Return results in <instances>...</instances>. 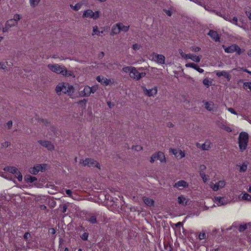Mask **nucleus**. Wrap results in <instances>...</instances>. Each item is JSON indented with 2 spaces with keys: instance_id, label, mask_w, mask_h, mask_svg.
Instances as JSON below:
<instances>
[{
  "instance_id": "obj_31",
  "label": "nucleus",
  "mask_w": 251,
  "mask_h": 251,
  "mask_svg": "<svg viewBox=\"0 0 251 251\" xmlns=\"http://www.w3.org/2000/svg\"><path fill=\"white\" fill-rule=\"evenodd\" d=\"M156 154L158 160L161 162H166V158L163 152L159 151L156 153Z\"/></svg>"
},
{
  "instance_id": "obj_3",
  "label": "nucleus",
  "mask_w": 251,
  "mask_h": 251,
  "mask_svg": "<svg viewBox=\"0 0 251 251\" xmlns=\"http://www.w3.org/2000/svg\"><path fill=\"white\" fill-rule=\"evenodd\" d=\"M79 218L86 220H105L107 218L105 214L101 212L88 213L85 211H82L80 212Z\"/></svg>"
},
{
  "instance_id": "obj_63",
  "label": "nucleus",
  "mask_w": 251,
  "mask_h": 251,
  "mask_svg": "<svg viewBox=\"0 0 251 251\" xmlns=\"http://www.w3.org/2000/svg\"><path fill=\"white\" fill-rule=\"evenodd\" d=\"M66 194L70 197H72V192L71 190H66Z\"/></svg>"
},
{
  "instance_id": "obj_25",
  "label": "nucleus",
  "mask_w": 251,
  "mask_h": 251,
  "mask_svg": "<svg viewBox=\"0 0 251 251\" xmlns=\"http://www.w3.org/2000/svg\"><path fill=\"white\" fill-rule=\"evenodd\" d=\"M104 31L101 30L100 31L99 29V27L97 25H95L93 27V30L92 33V35H97L99 36H102V34H103Z\"/></svg>"
},
{
  "instance_id": "obj_15",
  "label": "nucleus",
  "mask_w": 251,
  "mask_h": 251,
  "mask_svg": "<svg viewBox=\"0 0 251 251\" xmlns=\"http://www.w3.org/2000/svg\"><path fill=\"white\" fill-rule=\"evenodd\" d=\"M38 143L43 147L47 148L49 151H52L54 150V146L50 141L47 140H39Z\"/></svg>"
},
{
  "instance_id": "obj_59",
  "label": "nucleus",
  "mask_w": 251,
  "mask_h": 251,
  "mask_svg": "<svg viewBox=\"0 0 251 251\" xmlns=\"http://www.w3.org/2000/svg\"><path fill=\"white\" fill-rule=\"evenodd\" d=\"M6 68V64L3 62H0V69L5 70Z\"/></svg>"
},
{
  "instance_id": "obj_39",
  "label": "nucleus",
  "mask_w": 251,
  "mask_h": 251,
  "mask_svg": "<svg viewBox=\"0 0 251 251\" xmlns=\"http://www.w3.org/2000/svg\"><path fill=\"white\" fill-rule=\"evenodd\" d=\"M29 1L31 7H35L38 5L40 0H29Z\"/></svg>"
},
{
  "instance_id": "obj_6",
  "label": "nucleus",
  "mask_w": 251,
  "mask_h": 251,
  "mask_svg": "<svg viewBox=\"0 0 251 251\" xmlns=\"http://www.w3.org/2000/svg\"><path fill=\"white\" fill-rule=\"evenodd\" d=\"M223 48L225 50V51L226 53H233L234 52H236L237 54L238 55L241 54L242 52L244 51V50H242L236 44H233L229 47H225L223 46Z\"/></svg>"
},
{
  "instance_id": "obj_28",
  "label": "nucleus",
  "mask_w": 251,
  "mask_h": 251,
  "mask_svg": "<svg viewBox=\"0 0 251 251\" xmlns=\"http://www.w3.org/2000/svg\"><path fill=\"white\" fill-rule=\"evenodd\" d=\"M177 202L179 204L186 205L188 202V200L184 196L181 195L177 198Z\"/></svg>"
},
{
  "instance_id": "obj_32",
  "label": "nucleus",
  "mask_w": 251,
  "mask_h": 251,
  "mask_svg": "<svg viewBox=\"0 0 251 251\" xmlns=\"http://www.w3.org/2000/svg\"><path fill=\"white\" fill-rule=\"evenodd\" d=\"M215 201L219 203V205H224L226 203V201L224 198L217 197L215 198Z\"/></svg>"
},
{
  "instance_id": "obj_22",
  "label": "nucleus",
  "mask_w": 251,
  "mask_h": 251,
  "mask_svg": "<svg viewBox=\"0 0 251 251\" xmlns=\"http://www.w3.org/2000/svg\"><path fill=\"white\" fill-rule=\"evenodd\" d=\"M208 35L211 37L215 42H219L220 41V37L218 33L213 30H210Z\"/></svg>"
},
{
  "instance_id": "obj_35",
  "label": "nucleus",
  "mask_w": 251,
  "mask_h": 251,
  "mask_svg": "<svg viewBox=\"0 0 251 251\" xmlns=\"http://www.w3.org/2000/svg\"><path fill=\"white\" fill-rule=\"evenodd\" d=\"M70 205L69 203L64 204L60 205L59 207V210L63 213H65L67 212V209Z\"/></svg>"
},
{
  "instance_id": "obj_2",
  "label": "nucleus",
  "mask_w": 251,
  "mask_h": 251,
  "mask_svg": "<svg viewBox=\"0 0 251 251\" xmlns=\"http://www.w3.org/2000/svg\"><path fill=\"white\" fill-rule=\"evenodd\" d=\"M55 92L58 95L67 94L69 96H72L74 93V88L67 83L60 82L55 88Z\"/></svg>"
},
{
  "instance_id": "obj_60",
  "label": "nucleus",
  "mask_w": 251,
  "mask_h": 251,
  "mask_svg": "<svg viewBox=\"0 0 251 251\" xmlns=\"http://www.w3.org/2000/svg\"><path fill=\"white\" fill-rule=\"evenodd\" d=\"M10 144L9 142L5 141L1 144V146L2 148H7L10 145Z\"/></svg>"
},
{
  "instance_id": "obj_47",
  "label": "nucleus",
  "mask_w": 251,
  "mask_h": 251,
  "mask_svg": "<svg viewBox=\"0 0 251 251\" xmlns=\"http://www.w3.org/2000/svg\"><path fill=\"white\" fill-rule=\"evenodd\" d=\"M190 50L191 51L193 52H199L201 50V48L200 47L197 46H192L190 48Z\"/></svg>"
},
{
  "instance_id": "obj_27",
  "label": "nucleus",
  "mask_w": 251,
  "mask_h": 251,
  "mask_svg": "<svg viewBox=\"0 0 251 251\" xmlns=\"http://www.w3.org/2000/svg\"><path fill=\"white\" fill-rule=\"evenodd\" d=\"M189 57H188V59H190L192 61L196 62L197 63H199L200 62L201 58V56H197L194 54L188 53Z\"/></svg>"
},
{
  "instance_id": "obj_5",
  "label": "nucleus",
  "mask_w": 251,
  "mask_h": 251,
  "mask_svg": "<svg viewBox=\"0 0 251 251\" xmlns=\"http://www.w3.org/2000/svg\"><path fill=\"white\" fill-rule=\"evenodd\" d=\"M79 163L83 166H87L89 167H96L100 169V164L97 161L91 158H87L85 159H81Z\"/></svg>"
},
{
  "instance_id": "obj_20",
  "label": "nucleus",
  "mask_w": 251,
  "mask_h": 251,
  "mask_svg": "<svg viewBox=\"0 0 251 251\" xmlns=\"http://www.w3.org/2000/svg\"><path fill=\"white\" fill-rule=\"evenodd\" d=\"M97 80L100 82L101 84H104L106 86L108 85L111 83V81L109 79H107L105 77L98 76L96 78Z\"/></svg>"
},
{
  "instance_id": "obj_26",
  "label": "nucleus",
  "mask_w": 251,
  "mask_h": 251,
  "mask_svg": "<svg viewBox=\"0 0 251 251\" xmlns=\"http://www.w3.org/2000/svg\"><path fill=\"white\" fill-rule=\"evenodd\" d=\"M143 201L145 204L148 206H153L154 204L153 200L146 197H143Z\"/></svg>"
},
{
  "instance_id": "obj_21",
  "label": "nucleus",
  "mask_w": 251,
  "mask_h": 251,
  "mask_svg": "<svg viewBox=\"0 0 251 251\" xmlns=\"http://www.w3.org/2000/svg\"><path fill=\"white\" fill-rule=\"evenodd\" d=\"M185 67L187 68L190 67L197 70L200 73H202L204 72L203 69L200 68L198 65L194 63H188L185 64Z\"/></svg>"
},
{
  "instance_id": "obj_9",
  "label": "nucleus",
  "mask_w": 251,
  "mask_h": 251,
  "mask_svg": "<svg viewBox=\"0 0 251 251\" xmlns=\"http://www.w3.org/2000/svg\"><path fill=\"white\" fill-rule=\"evenodd\" d=\"M46 164H37L34 166L31 167L29 169V172L33 175H36L39 172H43L46 170Z\"/></svg>"
},
{
  "instance_id": "obj_30",
  "label": "nucleus",
  "mask_w": 251,
  "mask_h": 251,
  "mask_svg": "<svg viewBox=\"0 0 251 251\" xmlns=\"http://www.w3.org/2000/svg\"><path fill=\"white\" fill-rule=\"evenodd\" d=\"M251 226V223H248L246 224H243L240 225L238 228V230L240 232H243L246 229L250 227Z\"/></svg>"
},
{
  "instance_id": "obj_58",
  "label": "nucleus",
  "mask_w": 251,
  "mask_h": 251,
  "mask_svg": "<svg viewBox=\"0 0 251 251\" xmlns=\"http://www.w3.org/2000/svg\"><path fill=\"white\" fill-rule=\"evenodd\" d=\"M226 109L227 111H228L232 114H234V115H237V112L232 108H231V107L227 108Z\"/></svg>"
},
{
  "instance_id": "obj_43",
  "label": "nucleus",
  "mask_w": 251,
  "mask_h": 251,
  "mask_svg": "<svg viewBox=\"0 0 251 251\" xmlns=\"http://www.w3.org/2000/svg\"><path fill=\"white\" fill-rule=\"evenodd\" d=\"M21 19V16L18 14H16L14 15L13 18L12 19L18 24V22L20 21Z\"/></svg>"
},
{
  "instance_id": "obj_11",
  "label": "nucleus",
  "mask_w": 251,
  "mask_h": 251,
  "mask_svg": "<svg viewBox=\"0 0 251 251\" xmlns=\"http://www.w3.org/2000/svg\"><path fill=\"white\" fill-rule=\"evenodd\" d=\"M6 170L9 172L15 175V176L17 178L19 181H22L23 180V176L18 170V169L15 167H8Z\"/></svg>"
},
{
  "instance_id": "obj_17",
  "label": "nucleus",
  "mask_w": 251,
  "mask_h": 251,
  "mask_svg": "<svg viewBox=\"0 0 251 251\" xmlns=\"http://www.w3.org/2000/svg\"><path fill=\"white\" fill-rule=\"evenodd\" d=\"M91 89L89 86H85L82 91L79 92V95L81 97H89L90 96Z\"/></svg>"
},
{
  "instance_id": "obj_49",
  "label": "nucleus",
  "mask_w": 251,
  "mask_h": 251,
  "mask_svg": "<svg viewBox=\"0 0 251 251\" xmlns=\"http://www.w3.org/2000/svg\"><path fill=\"white\" fill-rule=\"evenodd\" d=\"M230 22L236 25H238V19L236 17H234L232 19H230Z\"/></svg>"
},
{
  "instance_id": "obj_44",
  "label": "nucleus",
  "mask_w": 251,
  "mask_h": 251,
  "mask_svg": "<svg viewBox=\"0 0 251 251\" xmlns=\"http://www.w3.org/2000/svg\"><path fill=\"white\" fill-rule=\"evenodd\" d=\"M179 53L181 57L184 59H187L188 57H189L188 54L184 53L181 50H179Z\"/></svg>"
},
{
  "instance_id": "obj_38",
  "label": "nucleus",
  "mask_w": 251,
  "mask_h": 251,
  "mask_svg": "<svg viewBox=\"0 0 251 251\" xmlns=\"http://www.w3.org/2000/svg\"><path fill=\"white\" fill-rule=\"evenodd\" d=\"M134 67L132 66H126L123 67L122 70L125 73H128L130 74L131 71H132Z\"/></svg>"
},
{
  "instance_id": "obj_51",
  "label": "nucleus",
  "mask_w": 251,
  "mask_h": 251,
  "mask_svg": "<svg viewBox=\"0 0 251 251\" xmlns=\"http://www.w3.org/2000/svg\"><path fill=\"white\" fill-rule=\"evenodd\" d=\"M133 150H135L137 151H140L142 150V147L140 145L134 146L132 147Z\"/></svg>"
},
{
  "instance_id": "obj_61",
  "label": "nucleus",
  "mask_w": 251,
  "mask_h": 251,
  "mask_svg": "<svg viewBox=\"0 0 251 251\" xmlns=\"http://www.w3.org/2000/svg\"><path fill=\"white\" fill-rule=\"evenodd\" d=\"M30 235L29 232H25L24 235V238L25 240H27Z\"/></svg>"
},
{
  "instance_id": "obj_37",
  "label": "nucleus",
  "mask_w": 251,
  "mask_h": 251,
  "mask_svg": "<svg viewBox=\"0 0 251 251\" xmlns=\"http://www.w3.org/2000/svg\"><path fill=\"white\" fill-rule=\"evenodd\" d=\"M239 172H245L247 170L248 164L247 163H243L241 165H239Z\"/></svg>"
},
{
  "instance_id": "obj_42",
  "label": "nucleus",
  "mask_w": 251,
  "mask_h": 251,
  "mask_svg": "<svg viewBox=\"0 0 251 251\" xmlns=\"http://www.w3.org/2000/svg\"><path fill=\"white\" fill-rule=\"evenodd\" d=\"M203 84L206 86L207 87H208L210 85H211V81L209 80L208 78H204L203 80Z\"/></svg>"
},
{
  "instance_id": "obj_1",
  "label": "nucleus",
  "mask_w": 251,
  "mask_h": 251,
  "mask_svg": "<svg viewBox=\"0 0 251 251\" xmlns=\"http://www.w3.org/2000/svg\"><path fill=\"white\" fill-rule=\"evenodd\" d=\"M47 67L50 71L57 74H61L66 77L74 75L73 72L67 70L66 67L63 65H60L58 64H49Z\"/></svg>"
},
{
  "instance_id": "obj_57",
  "label": "nucleus",
  "mask_w": 251,
  "mask_h": 251,
  "mask_svg": "<svg viewBox=\"0 0 251 251\" xmlns=\"http://www.w3.org/2000/svg\"><path fill=\"white\" fill-rule=\"evenodd\" d=\"M90 89H91V94H94L97 90L98 87L96 86H93L92 87H90Z\"/></svg>"
},
{
  "instance_id": "obj_16",
  "label": "nucleus",
  "mask_w": 251,
  "mask_h": 251,
  "mask_svg": "<svg viewBox=\"0 0 251 251\" xmlns=\"http://www.w3.org/2000/svg\"><path fill=\"white\" fill-rule=\"evenodd\" d=\"M189 186V184L186 181L183 180H179L174 185V187L177 188L179 190L184 188H187Z\"/></svg>"
},
{
  "instance_id": "obj_55",
  "label": "nucleus",
  "mask_w": 251,
  "mask_h": 251,
  "mask_svg": "<svg viewBox=\"0 0 251 251\" xmlns=\"http://www.w3.org/2000/svg\"><path fill=\"white\" fill-rule=\"evenodd\" d=\"M87 101V100L83 99L82 100H80L78 103L80 105H83L84 106V107H85L86 106V104Z\"/></svg>"
},
{
  "instance_id": "obj_45",
  "label": "nucleus",
  "mask_w": 251,
  "mask_h": 251,
  "mask_svg": "<svg viewBox=\"0 0 251 251\" xmlns=\"http://www.w3.org/2000/svg\"><path fill=\"white\" fill-rule=\"evenodd\" d=\"M89 234L87 232H84L83 234L80 235V238L82 240L84 241H86L88 240Z\"/></svg>"
},
{
  "instance_id": "obj_36",
  "label": "nucleus",
  "mask_w": 251,
  "mask_h": 251,
  "mask_svg": "<svg viewBox=\"0 0 251 251\" xmlns=\"http://www.w3.org/2000/svg\"><path fill=\"white\" fill-rule=\"evenodd\" d=\"M220 128L224 129V130L228 132H231L232 131V129L231 127H229L226 125L225 124H222L220 126Z\"/></svg>"
},
{
  "instance_id": "obj_8",
  "label": "nucleus",
  "mask_w": 251,
  "mask_h": 251,
  "mask_svg": "<svg viewBox=\"0 0 251 251\" xmlns=\"http://www.w3.org/2000/svg\"><path fill=\"white\" fill-rule=\"evenodd\" d=\"M99 16L100 12L99 11L94 12L92 10L90 9L84 11L82 15L83 18H92L94 20L98 19L99 18Z\"/></svg>"
},
{
  "instance_id": "obj_52",
  "label": "nucleus",
  "mask_w": 251,
  "mask_h": 251,
  "mask_svg": "<svg viewBox=\"0 0 251 251\" xmlns=\"http://www.w3.org/2000/svg\"><path fill=\"white\" fill-rule=\"evenodd\" d=\"M172 247L170 245L166 244L164 245L163 251H172Z\"/></svg>"
},
{
  "instance_id": "obj_14",
  "label": "nucleus",
  "mask_w": 251,
  "mask_h": 251,
  "mask_svg": "<svg viewBox=\"0 0 251 251\" xmlns=\"http://www.w3.org/2000/svg\"><path fill=\"white\" fill-rule=\"evenodd\" d=\"M170 152H172L176 158L178 159H181L185 156V152L179 149H170Z\"/></svg>"
},
{
  "instance_id": "obj_48",
  "label": "nucleus",
  "mask_w": 251,
  "mask_h": 251,
  "mask_svg": "<svg viewBox=\"0 0 251 251\" xmlns=\"http://www.w3.org/2000/svg\"><path fill=\"white\" fill-rule=\"evenodd\" d=\"M156 159H157V158L156 157V154L155 153L153 154L152 155V156H151V159H150V162L151 163H153L154 162V161Z\"/></svg>"
},
{
  "instance_id": "obj_18",
  "label": "nucleus",
  "mask_w": 251,
  "mask_h": 251,
  "mask_svg": "<svg viewBox=\"0 0 251 251\" xmlns=\"http://www.w3.org/2000/svg\"><path fill=\"white\" fill-rule=\"evenodd\" d=\"M196 147L203 151H206L210 148V142L209 141H206L202 144L200 143H197Z\"/></svg>"
},
{
  "instance_id": "obj_41",
  "label": "nucleus",
  "mask_w": 251,
  "mask_h": 251,
  "mask_svg": "<svg viewBox=\"0 0 251 251\" xmlns=\"http://www.w3.org/2000/svg\"><path fill=\"white\" fill-rule=\"evenodd\" d=\"M243 200L251 201V196L247 193H245L242 197Z\"/></svg>"
},
{
  "instance_id": "obj_7",
  "label": "nucleus",
  "mask_w": 251,
  "mask_h": 251,
  "mask_svg": "<svg viewBox=\"0 0 251 251\" xmlns=\"http://www.w3.org/2000/svg\"><path fill=\"white\" fill-rule=\"evenodd\" d=\"M141 89L145 95L151 97H154L157 93L158 89L156 86H154L151 89H148L145 86H142Z\"/></svg>"
},
{
  "instance_id": "obj_62",
  "label": "nucleus",
  "mask_w": 251,
  "mask_h": 251,
  "mask_svg": "<svg viewBox=\"0 0 251 251\" xmlns=\"http://www.w3.org/2000/svg\"><path fill=\"white\" fill-rule=\"evenodd\" d=\"M222 17L226 21L230 22L231 18L228 15H224Z\"/></svg>"
},
{
  "instance_id": "obj_29",
  "label": "nucleus",
  "mask_w": 251,
  "mask_h": 251,
  "mask_svg": "<svg viewBox=\"0 0 251 251\" xmlns=\"http://www.w3.org/2000/svg\"><path fill=\"white\" fill-rule=\"evenodd\" d=\"M205 108L208 111H212L214 108V103L212 101H203Z\"/></svg>"
},
{
  "instance_id": "obj_24",
  "label": "nucleus",
  "mask_w": 251,
  "mask_h": 251,
  "mask_svg": "<svg viewBox=\"0 0 251 251\" xmlns=\"http://www.w3.org/2000/svg\"><path fill=\"white\" fill-rule=\"evenodd\" d=\"M154 58L156 60L157 63L160 64H164L165 63V56L162 54H154Z\"/></svg>"
},
{
  "instance_id": "obj_19",
  "label": "nucleus",
  "mask_w": 251,
  "mask_h": 251,
  "mask_svg": "<svg viewBox=\"0 0 251 251\" xmlns=\"http://www.w3.org/2000/svg\"><path fill=\"white\" fill-rule=\"evenodd\" d=\"M215 73H216V75L218 77L223 76L225 78H226L227 81H229L231 79L230 75L227 72H226V71H217Z\"/></svg>"
},
{
  "instance_id": "obj_10",
  "label": "nucleus",
  "mask_w": 251,
  "mask_h": 251,
  "mask_svg": "<svg viewBox=\"0 0 251 251\" xmlns=\"http://www.w3.org/2000/svg\"><path fill=\"white\" fill-rule=\"evenodd\" d=\"M146 75V73H140L138 71L136 68L134 67L129 75L131 78L136 80H139L141 78L144 77Z\"/></svg>"
},
{
  "instance_id": "obj_46",
  "label": "nucleus",
  "mask_w": 251,
  "mask_h": 251,
  "mask_svg": "<svg viewBox=\"0 0 251 251\" xmlns=\"http://www.w3.org/2000/svg\"><path fill=\"white\" fill-rule=\"evenodd\" d=\"M244 87L245 89H249L251 91V82H247L244 83Z\"/></svg>"
},
{
  "instance_id": "obj_4",
  "label": "nucleus",
  "mask_w": 251,
  "mask_h": 251,
  "mask_svg": "<svg viewBox=\"0 0 251 251\" xmlns=\"http://www.w3.org/2000/svg\"><path fill=\"white\" fill-rule=\"evenodd\" d=\"M248 141V134L246 132H241L239 135L238 141L240 151L243 152L246 149Z\"/></svg>"
},
{
  "instance_id": "obj_33",
  "label": "nucleus",
  "mask_w": 251,
  "mask_h": 251,
  "mask_svg": "<svg viewBox=\"0 0 251 251\" xmlns=\"http://www.w3.org/2000/svg\"><path fill=\"white\" fill-rule=\"evenodd\" d=\"M120 29V31L127 32L129 30V26L125 25L122 23H118Z\"/></svg>"
},
{
  "instance_id": "obj_54",
  "label": "nucleus",
  "mask_w": 251,
  "mask_h": 251,
  "mask_svg": "<svg viewBox=\"0 0 251 251\" xmlns=\"http://www.w3.org/2000/svg\"><path fill=\"white\" fill-rule=\"evenodd\" d=\"M205 237L206 234L204 232L200 233L199 235V238L201 240L205 239Z\"/></svg>"
},
{
  "instance_id": "obj_34",
  "label": "nucleus",
  "mask_w": 251,
  "mask_h": 251,
  "mask_svg": "<svg viewBox=\"0 0 251 251\" xmlns=\"http://www.w3.org/2000/svg\"><path fill=\"white\" fill-rule=\"evenodd\" d=\"M25 180L27 182L32 183L36 181L37 179L36 177L28 175L25 177Z\"/></svg>"
},
{
  "instance_id": "obj_40",
  "label": "nucleus",
  "mask_w": 251,
  "mask_h": 251,
  "mask_svg": "<svg viewBox=\"0 0 251 251\" xmlns=\"http://www.w3.org/2000/svg\"><path fill=\"white\" fill-rule=\"evenodd\" d=\"M200 175L201 176V177L202 178L204 182H207L208 181V180L209 179V178H208L209 176H208L206 175L204 172H201V173H200Z\"/></svg>"
},
{
  "instance_id": "obj_13",
  "label": "nucleus",
  "mask_w": 251,
  "mask_h": 251,
  "mask_svg": "<svg viewBox=\"0 0 251 251\" xmlns=\"http://www.w3.org/2000/svg\"><path fill=\"white\" fill-rule=\"evenodd\" d=\"M226 185V182L224 180H220L216 183L211 182L210 187L214 191H216L220 189H222Z\"/></svg>"
},
{
  "instance_id": "obj_53",
  "label": "nucleus",
  "mask_w": 251,
  "mask_h": 251,
  "mask_svg": "<svg viewBox=\"0 0 251 251\" xmlns=\"http://www.w3.org/2000/svg\"><path fill=\"white\" fill-rule=\"evenodd\" d=\"M206 166L204 165H201L200 166H199V171H200V173H201V172H204V171H205V170L206 169Z\"/></svg>"
},
{
  "instance_id": "obj_12",
  "label": "nucleus",
  "mask_w": 251,
  "mask_h": 251,
  "mask_svg": "<svg viewBox=\"0 0 251 251\" xmlns=\"http://www.w3.org/2000/svg\"><path fill=\"white\" fill-rule=\"evenodd\" d=\"M18 25L17 23L16 22L13 21L12 19L8 20L5 24L4 27H3L2 29V31L3 32H6L9 30V29L14 26H16Z\"/></svg>"
},
{
  "instance_id": "obj_50",
  "label": "nucleus",
  "mask_w": 251,
  "mask_h": 251,
  "mask_svg": "<svg viewBox=\"0 0 251 251\" xmlns=\"http://www.w3.org/2000/svg\"><path fill=\"white\" fill-rule=\"evenodd\" d=\"M132 48L134 50H137L141 48V46L138 44H134L132 45Z\"/></svg>"
},
{
  "instance_id": "obj_64",
  "label": "nucleus",
  "mask_w": 251,
  "mask_h": 251,
  "mask_svg": "<svg viewBox=\"0 0 251 251\" xmlns=\"http://www.w3.org/2000/svg\"><path fill=\"white\" fill-rule=\"evenodd\" d=\"M6 126H7V128L8 129H10L12 127V121H8L7 123V124H6Z\"/></svg>"
},
{
  "instance_id": "obj_23",
  "label": "nucleus",
  "mask_w": 251,
  "mask_h": 251,
  "mask_svg": "<svg viewBox=\"0 0 251 251\" xmlns=\"http://www.w3.org/2000/svg\"><path fill=\"white\" fill-rule=\"evenodd\" d=\"M121 31L119 24L117 23L112 26L111 31L110 32V35L112 36L117 35Z\"/></svg>"
},
{
  "instance_id": "obj_56",
  "label": "nucleus",
  "mask_w": 251,
  "mask_h": 251,
  "mask_svg": "<svg viewBox=\"0 0 251 251\" xmlns=\"http://www.w3.org/2000/svg\"><path fill=\"white\" fill-rule=\"evenodd\" d=\"M71 6L73 7V9L75 11H78L80 8V5L79 4H76L75 6L71 5Z\"/></svg>"
}]
</instances>
